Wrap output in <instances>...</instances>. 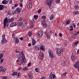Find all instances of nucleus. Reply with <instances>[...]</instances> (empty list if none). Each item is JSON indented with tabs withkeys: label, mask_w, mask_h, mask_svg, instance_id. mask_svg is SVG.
Listing matches in <instances>:
<instances>
[{
	"label": "nucleus",
	"mask_w": 79,
	"mask_h": 79,
	"mask_svg": "<svg viewBox=\"0 0 79 79\" xmlns=\"http://www.w3.org/2000/svg\"><path fill=\"white\" fill-rule=\"evenodd\" d=\"M13 21H14V19L13 18L8 19V18H6L4 20V28H6V23H7V25H9L10 23H12Z\"/></svg>",
	"instance_id": "f257e3e1"
},
{
	"label": "nucleus",
	"mask_w": 79,
	"mask_h": 79,
	"mask_svg": "<svg viewBox=\"0 0 79 79\" xmlns=\"http://www.w3.org/2000/svg\"><path fill=\"white\" fill-rule=\"evenodd\" d=\"M21 56L20 57L19 59L20 62L22 64H24L25 62L26 61V60L23 52L21 53V55H19V56H21Z\"/></svg>",
	"instance_id": "f03ea898"
},
{
	"label": "nucleus",
	"mask_w": 79,
	"mask_h": 79,
	"mask_svg": "<svg viewBox=\"0 0 79 79\" xmlns=\"http://www.w3.org/2000/svg\"><path fill=\"white\" fill-rule=\"evenodd\" d=\"M56 53H57L58 55L59 56H60L61 54V52H63L64 51V49L63 47H62L60 49L59 48H56Z\"/></svg>",
	"instance_id": "7ed1b4c3"
},
{
	"label": "nucleus",
	"mask_w": 79,
	"mask_h": 79,
	"mask_svg": "<svg viewBox=\"0 0 79 79\" xmlns=\"http://www.w3.org/2000/svg\"><path fill=\"white\" fill-rule=\"evenodd\" d=\"M20 12H21V10L20 9V8H17L15 11L13 12V14L15 15V14H18L20 13Z\"/></svg>",
	"instance_id": "20e7f679"
},
{
	"label": "nucleus",
	"mask_w": 79,
	"mask_h": 79,
	"mask_svg": "<svg viewBox=\"0 0 79 79\" xmlns=\"http://www.w3.org/2000/svg\"><path fill=\"white\" fill-rule=\"evenodd\" d=\"M48 53H49V56L50 57L52 58H53V57H54L53 53L52 52V50L49 49L48 51Z\"/></svg>",
	"instance_id": "39448f33"
},
{
	"label": "nucleus",
	"mask_w": 79,
	"mask_h": 79,
	"mask_svg": "<svg viewBox=\"0 0 79 79\" xmlns=\"http://www.w3.org/2000/svg\"><path fill=\"white\" fill-rule=\"evenodd\" d=\"M45 21V19L42 21L41 23L43 27H47V24H46V21Z\"/></svg>",
	"instance_id": "423d86ee"
},
{
	"label": "nucleus",
	"mask_w": 79,
	"mask_h": 79,
	"mask_svg": "<svg viewBox=\"0 0 79 79\" xmlns=\"http://www.w3.org/2000/svg\"><path fill=\"white\" fill-rule=\"evenodd\" d=\"M43 34H44L43 31H39L38 32V35L39 38H41V37H42L43 35Z\"/></svg>",
	"instance_id": "0eeeda50"
},
{
	"label": "nucleus",
	"mask_w": 79,
	"mask_h": 79,
	"mask_svg": "<svg viewBox=\"0 0 79 79\" xmlns=\"http://www.w3.org/2000/svg\"><path fill=\"white\" fill-rule=\"evenodd\" d=\"M74 67L75 68H79V61H77L75 63V64H74Z\"/></svg>",
	"instance_id": "6e6552de"
},
{
	"label": "nucleus",
	"mask_w": 79,
	"mask_h": 79,
	"mask_svg": "<svg viewBox=\"0 0 79 79\" xmlns=\"http://www.w3.org/2000/svg\"><path fill=\"white\" fill-rule=\"evenodd\" d=\"M6 71V69L2 67H0V72H5Z\"/></svg>",
	"instance_id": "1a4fd4ad"
},
{
	"label": "nucleus",
	"mask_w": 79,
	"mask_h": 79,
	"mask_svg": "<svg viewBox=\"0 0 79 79\" xmlns=\"http://www.w3.org/2000/svg\"><path fill=\"white\" fill-rule=\"evenodd\" d=\"M53 0H46L47 4L50 5Z\"/></svg>",
	"instance_id": "9d476101"
},
{
	"label": "nucleus",
	"mask_w": 79,
	"mask_h": 79,
	"mask_svg": "<svg viewBox=\"0 0 79 79\" xmlns=\"http://www.w3.org/2000/svg\"><path fill=\"white\" fill-rule=\"evenodd\" d=\"M7 42L6 39L2 40H1V44H6Z\"/></svg>",
	"instance_id": "9b49d317"
},
{
	"label": "nucleus",
	"mask_w": 79,
	"mask_h": 79,
	"mask_svg": "<svg viewBox=\"0 0 79 79\" xmlns=\"http://www.w3.org/2000/svg\"><path fill=\"white\" fill-rule=\"evenodd\" d=\"M9 0H4L2 1V3L4 4V5H6L7 3H8Z\"/></svg>",
	"instance_id": "f8f14e48"
},
{
	"label": "nucleus",
	"mask_w": 79,
	"mask_h": 79,
	"mask_svg": "<svg viewBox=\"0 0 79 79\" xmlns=\"http://www.w3.org/2000/svg\"><path fill=\"white\" fill-rule=\"evenodd\" d=\"M40 49L41 50L45 51V47L43 45L41 46L40 47Z\"/></svg>",
	"instance_id": "ddd939ff"
},
{
	"label": "nucleus",
	"mask_w": 79,
	"mask_h": 79,
	"mask_svg": "<svg viewBox=\"0 0 79 79\" xmlns=\"http://www.w3.org/2000/svg\"><path fill=\"white\" fill-rule=\"evenodd\" d=\"M18 74V72L17 71H15L13 72L11 74V76H17V74Z\"/></svg>",
	"instance_id": "4468645a"
},
{
	"label": "nucleus",
	"mask_w": 79,
	"mask_h": 79,
	"mask_svg": "<svg viewBox=\"0 0 79 79\" xmlns=\"http://www.w3.org/2000/svg\"><path fill=\"white\" fill-rule=\"evenodd\" d=\"M32 45H34L35 44H36V42H35V40L33 38L32 39Z\"/></svg>",
	"instance_id": "2eb2a0df"
},
{
	"label": "nucleus",
	"mask_w": 79,
	"mask_h": 79,
	"mask_svg": "<svg viewBox=\"0 0 79 79\" xmlns=\"http://www.w3.org/2000/svg\"><path fill=\"white\" fill-rule=\"evenodd\" d=\"M17 25V24H16V23L15 22H13L11 24L10 26L11 27H13V26H15Z\"/></svg>",
	"instance_id": "dca6fc26"
},
{
	"label": "nucleus",
	"mask_w": 79,
	"mask_h": 79,
	"mask_svg": "<svg viewBox=\"0 0 79 79\" xmlns=\"http://www.w3.org/2000/svg\"><path fill=\"white\" fill-rule=\"evenodd\" d=\"M40 56L41 57V60H43L44 59V53H43L42 54H40Z\"/></svg>",
	"instance_id": "f3484780"
},
{
	"label": "nucleus",
	"mask_w": 79,
	"mask_h": 79,
	"mask_svg": "<svg viewBox=\"0 0 79 79\" xmlns=\"http://www.w3.org/2000/svg\"><path fill=\"white\" fill-rule=\"evenodd\" d=\"M30 25L31 26L30 28H33V27H34V24H33V23H32V22H30Z\"/></svg>",
	"instance_id": "a211bd4d"
},
{
	"label": "nucleus",
	"mask_w": 79,
	"mask_h": 79,
	"mask_svg": "<svg viewBox=\"0 0 79 79\" xmlns=\"http://www.w3.org/2000/svg\"><path fill=\"white\" fill-rule=\"evenodd\" d=\"M23 20V18H19L17 19V22H21Z\"/></svg>",
	"instance_id": "6ab92c4d"
},
{
	"label": "nucleus",
	"mask_w": 79,
	"mask_h": 79,
	"mask_svg": "<svg viewBox=\"0 0 79 79\" xmlns=\"http://www.w3.org/2000/svg\"><path fill=\"white\" fill-rule=\"evenodd\" d=\"M27 6V7H29L30 8H32V4L30 2L29 3V4H28Z\"/></svg>",
	"instance_id": "aec40b11"
},
{
	"label": "nucleus",
	"mask_w": 79,
	"mask_h": 79,
	"mask_svg": "<svg viewBox=\"0 0 79 79\" xmlns=\"http://www.w3.org/2000/svg\"><path fill=\"white\" fill-rule=\"evenodd\" d=\"M71 22L69 20H66L65 21V23L67 25H68L70 24V22Z\"/></svg>",
	"instance_id": "412c9836"
},
{
	"label": "nucleus",
	"mask_w": 79,
	"mask_h": 79,
	"mask_svg": "<svg viewBox=\"0 0 79 79\" xmlns=\"http://www.w3.org/2000/svg\"><path fill=\"white\" fill-rule=\"evenodd\" d=\"M53 18H54V16H53V14H52L51 15L50 17V20L51 21H52L53 19Z\"/></svg>",
	"instance_id": "4be33fe9"
},
{
	"label": "nucleus",
	"mask_w": 79,
	"mask_h": 79,
	"mask_svg": "<svg viewBox=\"0 0 79 79\" xmlns=\"http://www.w3.org/2000/svg\"><path fill=\"white\" fill-rule=\"evenodd\" d=\"M28 77L29 79H32V75L31 74H28Z\"/></svg>",
	"instance_id": "5701e85b"
},
{
	"label": "nucleus",
	"mask_w": 79,
	"mask_h": 79,
	"mask_svg": "<svg viewBox=\"0 0 79 79\" xmlns=\"http://www.w3.org/2000/svg\"><path fill=\"white\" fill-rule=\"evenodd\" d=\"M79 13V12L78 11H74L73 12L74 15H78Z\"/></svg>",
	"instance_id": "b1692460"
},
{
	"label": "nucleus",
	"mask_w": 79,
	"mask_h": 79,
	"mask_svg": "<svg viewBox=\"0 0 79 79\" xmlns=\"http://www.w3.org/2000/svg\"><path fill=\"white\" fill-rule=\"evenodd\" d=\"M71 59L73 62H74V60H75V59L74 58V57L73 56H71Z\"/></svg>",
	"instance_id": "393cba45"
},
{
	"label": "nucleus",
	"mask_w": 79,
	"mask_h": 79,
	"mask_svg": "<svg viewBox=\"0 0 79 79\" xmlns=\"http://www.w3.org/2000/svg\"><path fill=\"white\" fill-rule=\"evenodd\" d=\"M61 64L63 66H65V65H66L65 62H64V60L61 61Z\"/></svg>",
	"instance_id": "a878e982"
},
{
	"label": "nucleus",
	"mask_w": 79,
	"mask_h": 79,
	"mask_svg": "<svg viewBox=\"0 0 79 79\" xmlns=\"http://www.w3.org/2000/svg\"><path fill=\"white\" fill-rule=\"evenodd\" d=\"M52 77L53 79H56V75L55 74H53L52 75Z\"/></svg>",
	"instance_id": "bb28decb"
},
{
	"label": "nucleus",
	"mask_w": 79,
	"mask_h": 79,
	"mask_svg": "<svg viewBox=\"0 0 79 79\" xmlns=\"http://www.w3.org/2000/svg\"><path fill=\"white\" fill-rule=\"evenodd\" d=\"M3 8H4L3 6L0 5V10H2Z\"/></svg>",
	"instance_id": "cd10ccee"
},
{
	"label": "nucleus",
	"mask_w": 79,
	"mask_h": 79,
	"mask_svg": "<svg viewBox=\"0 0 79 79\" xmlns=\"http://www.w3.org/2000/svg\"><path fill=\"white\" fill-rule=\"evenodd\" d=\"M74 7L75 9L76 10H78V9H79V6L77 5L75 6Z\"/></svg>",
	"instance_id": "c85d7f7f"
},
{
	"label": "nucleus",
	"mask_w": 79,
	"mask_h": 79,
	"mask_svg": "<svg viewBox=\"0 0 79 79\" xmlns=\"http://www.w3.org/2000/svg\"><path fill=\"white\" fill-rule=\"evenodd\" d=\"M26 26H27L26 25H23L22 26V29H24L25 27H26Z\"/></svg>",
	"instance_id": "c756f323"
},
{
	"label": "nucleus",
	"mask_w": 79,
	"mask_h": 79,
	"mask_svg": "<svg viewBox=\"0 0 79 79\" xmlns=\"http://www.w3.org/2000/svg\"><path fill=\"white\" fill-rule=\"evenodd\" d=\"M35 71L36 72V73H39V68H36L35 69Z\"/></svg>",
	"instance_id": "7c9ffc66"
},
{
	"label": "nucleus",
	"mask_w": 79,
	"mask_h": 79,
	"mask_svg": "<svg viewBox=\"0 0 79 79\" xmlns=\"http://www.w3.org/2000/svg\"><path fill=\"white\" fill-rule=\"evenodd\" d=\"M32 32H29L28 33V35L29 37H31L32 36Z\"/></svg>",
	"instance_id": "2f4dec72"
},
{
	"label": "nucleus",
	"mask_w": 79,
	"mask_h": 79,
	"mask_svg": "<svg viewBox=\"0 0 79 79\" xmlns=\"http://www.w3.org/2000/svg\"><path fill=\"white\" fill-rule=\"evenodd\" d=\"M42 19H46V16L45 15H43L41 17Z\"/></svg>",
	"instance_id": "473e14b6"
},
{
	"label": "nucleus",
	"mask_w": 79,
	"mask_h": 79,
	"mask_svg": "<svg viewBox=\"0 0 79 79\" xmlns=\"http://www.w3.org/2000/svg\"><path fill=\"white\" fill-rule=\"evenodd\" d=\"M2 40L6 39L5 38V35H2Z\"/></svg>",
	"instance_id": "72a5a7b5"
},
{
	"label": "nucleus",
	"mask_w": 79,
	"mask_h": 79,
	"mask_svg": "<svg viewBox=\"0 0 79 79\" xmlns=\"http://www.w3.org/2000/svg\"><path fill=\"white\" fill-rule=\"evenodd\" d=\"M34 18L35 20H36L38 18V15H34Z\"/></svg>",
	"instance_id": "f704fd0d"
},
{
	"label": "nucleus",
	"mask_w": 79,
	"mask_h": 79,
	"mask_svg": "<svg viewBox=\"0 0 79 79\" xmlns=\"http://www.w3.org/2000/svg\"><path fill=\"white\" fill-rule=\"evenodd\" d=\"M23 70H24V71H27V69H28V68H27L26 67H25L23 68Z\"/></svg>",
	"instance_id": "c9c22d12"
},
{
	"label": "nucleus",
	"mask_w": 79,
	"mask_h": 79,
	"mask_svg": "<svg viewBox=\"0 0 79 79\" xmlns=\"http://www.w3.org/2000/svg\"><path fill=\"white\" fill-rule=\"evenodd\" d=\"M3 57V54H2V53H1L0 54V59H1V58H2Z\"/></svg>",
	"instance_id": "e433bc0d"
},
{
	"label": "nucleus",
	"mask_w": 79,
	"mask_h": 79,
	"mask_svg": "<svg viewBox=\"0 0 79 79\" xmlns=\"http://www.w3.org/2000/svg\"><path fill=\"white\" fill-rule=\"evenodd\" d=\"M18 25H19V26H22L23 25V23L21 22H19L18 23Z\"/></svg>",
	"instance_id": "4c0bfd02"
},
{
	"label": "nucleus",
	"mask_w": 79,
	"mask_h": 79,
	"mask_svg": "<svg viewBox=\"0 0 79 79\" xmlns=\"http://www.w3.org/2000/svg\"><path fill=\"white\" fill-rule=\"evenodd\" d=\"M15 42H16V43L18 44L19 42V40L17 39L15 41Z\"/></svg>",
	"instance_id": "58836bf2"
},
{
	"label": "nucleus",
	"mask_w": 79,
	"mask_h": 79,
	"mask_svg": "<svg viewBox=\"0 0 79 79\" xmlns=\"http://www.w3.org/2000/svg\"><path fill=\"white\" fill-rule=\"evenodd\" d=\"M21 76V73L20 72L17 75V77H20Z\"/></svg>",
	"instance_id": "ea45409f"
},
{
	"label": "nucleus",
	"mask_w": 79,
	"mask_h": 79,
	"mask_svg": "<svg viewBox=\"0 0 79 79\" xmlns=\"http://www.w3.org/2000/svg\"><path fill=\"white\" fill-rule=\"evenodd\" d=\"M0 60H1V61H0L1 63H3V60H4V59H0Z\"/></svg>",
	"instance_id": "a19ab883"
},
{
	"label": "nucleus",
	"mask_w": 79,
	"mask_h": 79,
	"mask_svg": "<svg viewBox=\"0 0 79 79\" xmlns=\"http://www.w3.org/2000/svg\"><path fill=\"white\" fill-rule=\"evenodd\" d=\"M42 11V10L41 9H40L39 10H38V13H40V12H41Z\"/></svg>",
	"instance_id": "79ce46f5"
},
{
	"label": "nucleus",
	"mask_w": 79,
	"mask_h": 79,
	"mask_svg": "<svg viewBox=\"0 0 79 79\" xmlns=\"http://www.w3.org/2000/svg\"><path fill=\"white\" fill-rule=\"evenodd\" d=\"M68 74V73L66 72H65L64 73H63V75L64 76H65L66 75Z\"/></svg>",
	"instance_id": "37998d69"
},
{
	"label": "nucleus",
	"mask_w": 79,
	"mask_h": 79,
	"mask_svg": "<svg viewBox=\"0 0 79 79\" xmlns=\"http://www.w3.org/2000/svg\"><path fill=\"white\" fill-rule=\"evenodd\" d=\"M18 6V4L16 3L15 4H14V6L15 7H17Z\"/></svg>",
	"instance_id": "c03bdc74"
},
{
	"label": "nucleus",
	"mask_w": 79,
	"mask_h": 79,
	"mask_svg": "<svg viewBox=\"0 0 79 79\" xmlns=\"http://www.w3.org/2000/svg\"><path fill=\"white\" fill-rule=\"evenodd\" d=\"M23 25L27 26V21H25L23 23Z\"/></svg>",
	"instance_id": "a18cd8bd"
},
{
	"label": "nucleus",
	"mask_w": 79,
	"mask_h": 79,
	"mask_svg": "<svg viewBox=\"0 0 79 79\" xmlns=\"http://www.w3.org/2000/svg\"><path fill=\"white\" fill-rule=\"evenodd\" d=\"M7 14L8 15H11L10 11L8 10V11L7 12Z\"/></svg>",
	"instance_id": "49530a36"
},
{
	"label": "nucleus",
	"mask_w": 79,
	"mask_h": 79,
	"mask_svg": "<svg viewBox=\"0 0 79 79\" xmlns=\"http://www.w3.org/2000/svg\"><path fill=\"white\" fill-rule=\"evenodd\" d=\"M13 3V1L11 0H10L9 2V3L10 4H12Z\"/></svg>",
	"instance_id": "de8ad7c7"
},
{
	"label": "nucleus",
	"mask_w": 79,
	"mask_h": 79,
	"mask_svg": "<svg viewBox=\"0 0 79 79\" xmlns=\"http://www.w3.org/2000/svg\"><path fill=\"white\" fill-rule=\"evenodd\" d=\"M12 38H14L15 37V34H12Z\"/></svg>",
	"instance_id": "09e8293b"
},
{
	"label": "nucleus",
	"mask_w": 79,
	"mask_h": 79,
	"mask_svg": "<svg viewBox=\"0 0 79 79\" xmlns=\"http://www.w3.org/2000/svg\"><path fill=\"white\" fill-rule=\"evenodd\" d=\"M48 79H52V76L50 75Z\"/></svg>",
	"instance_id": "8fccbe9b"
},
{
	"label": "nucleus",
	"mask_w": 79,
	"mask_h": 79,
	"mask_svg": "<svg viewBox=\"0 0 79 79\" xmlns=\"http://www.w3.org/2000/svg\"><path fill=\"white\" fill-rule=\"evenodd\" d=\"M48 34V31H47V30H46L45 31V35H47V34Z\"/></svg>",
	"instance_id": "3c124183"
},
{
	"label": "nucleus",
	"mask_w": 79,
	"mask_h": 79,
	"mask_svg": "<svg viewBox=\"0 0 79 79\" xmlns=\"http://www.w3.org/2000/svg\"><path fill=\"white\" fill-rule=\"evenodd\" d=\"M76 46H77V45H76L75 44V43H74L73 44V47H76Z\"/></svg>",
	"instance_id": "603ef678"
},
{
	"label": "nucleus",
	"mask_w": 79,
	"mask_h": 79,
	"mask_svg": "<svg viewBox=\"0 0 79 79\" xmlns=\"http://www.w3.org/2000/svg\"><path fill=\"white\" fill-rule=\"evenodd\" d=\"M47 39H48V40H49V39H50V36L48 35Z\"/></svg>",
	"instance_id": "864d4df0"
},
{
	"label": "nucleus",
	"mask_w": 79,
	"mask_h": 79,
	"mask_svg": "<svg viewBox=\"0 0 79 79\" xmlns=\"http://www.w3.org/2000/svg\"><path fill=\"white\" fill-rule=\"evenodd\" d=\"M17 39V37H14V40L15 41H16V40Z\"/></svg>",
	"instance_id": "5fc2aeb1"
},
{
	"label": "nucleus",
	"mask_w": 79,
	"mask_h": 79,
	"mask_svg": "<svg viewBox=\"0 0 79 79\" xmlns=\"http://www.w3.org/2000/svg\"><path fill=\"white\" fill-rule=\"evenodd\" d=\"M2 79H7V77H3L2 78Z\"/></svg>",
	"instance_id": "6e6d98bb"
},
{
	"label": "nucleus",
	"mask_w": 79,
	"mask_h": 79,
	"mask_svg": "<svg viewBox=\"0 0 79 79\" xmlns=\"http://www.w3.org/2000/svg\"><path fill=\"white\" fill-rule=\"evenodd\" d=\"M56 3H59L60 2V0H56Z\"/></svg>",
	"instance_id": "4d7b16f0"
},
{
	"label": "nucleus",
	"mask_w": 79,
	"mask_h": 79,
	"mask_svg": "<svg viewBox=\"0 0 79 79\" xmlns=\"http://www.w3.org/2000/svg\"><path fill=\"white\" fill-rule=\"evenodd\" d=\"M79 43V41H76L74 43L77 45V44Z\"/></svg>",
	"instance_id": "13d9d810"
},
{
	"label": "nucleus",
	"mask_w": 79,
	"mask_h": 79,
	"mask_svg": "<svg viewBox=\"0 0 79 79\" xmlns=\"http://www.w3.org/2000/svg\"><path fill=\"white\" fill-rule=\"evenodd\" d=\"M57 46H58L59 47H62V45L61 44H57Z\"/></svg>",
	"instance_id": "bf43d9fd"
},
{
	"label": "nucleus",
	"mask_w": 79,
	"mask_h": 79,
	"mask_svg": "<svg viewBox=\"0 0 79 79\" xmlns=\"http://www.w3.org/2000/svg\"><path fill=\"white\" fill-rule=\"evenodd\" d=\"M31 63H29L28 64H27V66H29V67L31 66Z\"/></svg>",
	"instance_id": "052dcab7"
},
{
	"label": "nucleus",
	"mask_w": 79,
	"mask_h": 79,
	"mask_svg": "<svg viewBox=\"0 0 79 79\" xmlns=\"http://www.w3.org/2000/svg\"><path fill=\"white\" fill-rule=\"evenodd\" d=\"M51 5H49L48 4H47V5L48 6H49V7L51 9L52 8V6H51Z\"/></svg>",
	"instance_id": "680f3d73"
},
{
	"label": "nucleus",
	"mask_w": 79,
	"mask_h": 79,
	"mask_svg": "<svg viewBox=\"0 0 79 79\" xmlns=\"http://www.w3.org/2000/svg\"><path fill=\"white\" fill-rule=\"evenodd\" d=\"M21 69H22V68L21 67H20L19 69H18V70L19 71H21Z\"/></svg>",
	"instance_id": "e2e57ef3"
},
{
	"label": "nucleus",
	"mask_w": 79,
	"mask_h": 79,
	"mask_svg": "<svg viewBox=\"0 0 79 79\" xmlns=\"http://www.w3.org/2000/svg\"><path fill=\"white\" fill-rule=\"evenodd\" d=\"M72 24L73 26V27H74V28H75V27H76V25H75V24H74V23H73Z\"/></svg>",
	"instance_id": "0e129e2a"
},
{
	"label": "nucleus",
	"mask_w": 79,
	"mask_h": 79,
	"mask_svg": "<svg viewBox=\"0 0 79 79\" xmlns=\"http://www.w3.org/2000/svg\"><path fill=\"white\" fill-rule=\"evenodd\" d=\"M20 6H21V7H23V4L21 3H20Z\"/></svg>",
	"instance_id": "69168bd1"
},
{
	"label": "nucleus",
	"mask_w": 79,
	"mask_h": 79,
	"mask_svg": "<svg viewBox=\"0 0 79 79\" xmlns=\"http://www.w3.org/2000/svg\"><path fill=\"white\" fill-rule=\"evenodd\" d=\"M20 40H23V37H22L19 38Z\"/></svg>",
	"instance_id": "338daca9"
},
{
	"label": "nucleus",
	"mask_w": 79,
	"mask_h": 79,
	"mask_svg": "<svg viewBox=\"0 0 79 79\" xmlns=\"http://www.w3.org/2000/svg\"><path fill=\"white\" fill-rule=\"evenodd\" d=\"M59 36L60 37H62V34L60 33L59 34Z\"/></svg>",
	"instance_id": "774afa93"
}]
</instances>
